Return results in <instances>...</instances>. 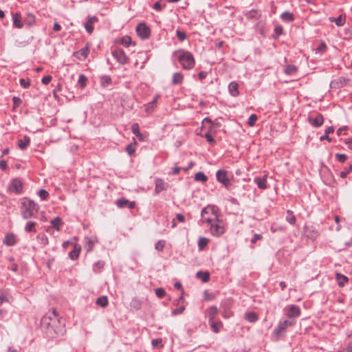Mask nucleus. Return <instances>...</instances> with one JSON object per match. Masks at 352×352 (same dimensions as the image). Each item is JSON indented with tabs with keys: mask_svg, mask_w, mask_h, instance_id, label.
<instances>
[{
	"mask_svg": "<svg viewBox=\"0 0 352 352\" xmlns=\"http://www.w3.org/2000/svg\"><path fill=\"white\" fill-rule=\"evenodd\" d=\"M209 243V239L205 237H200L198 241V248L199 250H203L204 248Z\"/></svg>",
	"mask_w": 352,
	"mask_h": 352,
	"instance_id": "nucleus-48",
	"label": "nucleus"
},
{
	"mask_svg": "<svg viewBox=\"0 0 352 352\" xmlns=\"http://www.w3.org/2000/svg\"><path fill=\"white\" fill-rule=\"evenodd\" d=\"M85 240L87 243V251L91 252L94 249V244L98 241L96 239H93L91 237L86 236Z\"/></svg>",
	"mask_w": 352,
	"mask_h": 352,
	"instance_id": "nucleus-40",
	"label": "nucleus"
},
{
	"mask_svg": "<svg viewBox=\"0 0 352 352\" xmlns=\"http://www.w3.org/2000/svg\"><path fill=\"white\" fill-rule=\"evenodd\" d=\"M87 82V78L82 74L79 75L78 83L81 89H84Z\"/></svg>",
	"mask_w": 352,
	"mask_h": 352,
	"instance_id": "nucleus-47",
	"label": "nucleus"
},
{
	"mask_svg": "<svg viewBox=\"0 0 352 352\" xmlns=\"http://www.w3.org/2000/svg\"><path fill=\"white\" fill-rule=\"evenodd\" d=\"M37 239L41 240V243L43 245H47L48 243L47 236L45 234H43V233L38 234L37 235Z\"/></svg>",
	"mask_w": 352,
	"mask_h": 352,
	"instance_id": "nucleus-58",
	"label": "nucleus"
},
{
	"mask_svg": "<svg viewBox=\"0 0 352 352\" xmlns=\"http://www.w3.org/2000/svg\"><path fill=\"white\" fill-rule=\"evenodd\" d=\"M160 98V95L156 94L153 97V99L152 100V101L144 104L145 111L147 113H151L155 109V108L157 107V101Z\"/></svg>",
	"mask_w": 352,
	"mask_h": 352,
	"instance_id": "nucleus-16",
	"label": "nucleus"
},
{
	"mask_svg": "<svg viewBox=\"0 0 352 352\" xmlns=\"http://www.w3.org/2000/svg\"><path fill=\"white\" fill-rule=\"evenodd\" d=\"M52 79V77L50 75L44 76L41 79V82L44 85H48L51 82Z\"/></svg>",
	"mask_w": 352,
	"mask_h": 352,
	"instance_id": "nucleus-64",
	"label": "nucleus"
},
{
	"mask_svg": "<svg viewBox=\"0 0 352 352\" xmlns=\"http://www.w3.org/2000/svg\"><path fill=\"white\" fill-rule=\"evenodd\" d=\"M257 119H258V117L256 114H254V113L251 114L248 118L247 123L250 126H254L255 122L257 120Z\"/></svg>",
	"mask_w": 352,
	"mask_h": 352,
	"instance_id": "nucleus-56",
	"label": "nucleus"
},
{
	"mask_svg": "<svg viewBox=\"0 0 352 352\" xmlns=\"http://www.w3.org/2000/svg\"><path fill=\"white\" fill-rule=\"evenodd\" d=\"M39 210V206L33 200L24 197L21 201V214L23 219L35 218Z\"/></svg>",
	"mask_w": 352,
	"mask_h": 352,
	"instance_id": "nucleus-3",
	"label": "nucleus"
},
{
	"mask_svg": "<svg viewBox=\"0 0 352 352\" xmlns=\"http://www.w3.org/2000/svg\"><path fill=\"white\" fill-rule=\"evenodd\" d=\"M217 180L222 184L226 188H228L231 185L230 179L228 176V171L220 169L216 173Z\"/></svg>",
	"mask_w": 352,
	"mask_h": 352,
	"instance_id": "nucleus-9",
	"label": "nucleus"
},
{
	"mask_svg": "<svg viewBox=\"0 0 352 352\" xmlns=\"http://www.w3.org/2000/svg\"><path fill=\"white\" fill-rule=\"evenodd\" d=\"M6 302H9L8 293L4 290H0V305Z\"/></svg>",
	"mask_w": 352,
	"mask_h": 352,
	"instance_id": "nucleus-51",
	"label": "nucleus"
},
{
	"mask_svg": "<svg viewBox=\"0 0 352 352\" xmlns=\"http://www.w3.org/2000/svg\"><path fill=\"white\" fill-rule=\"evenodd\" d=\"M10 190L17 195H19L23 191V182L19 178H14L11 181L10 185Z\"/></svg>",
	"mask_w": 352,
	"mask_h": 352,
	"instance_id": "nucleus-10",
	"label": "nucleus"
},
{
	"mask_svg": "<svg viewBox=\"0 0 352 352\" xmlns=\"http://www.w3.org/2000/svg\"><path fill=\"white\" fill-rule=\"evenodd\" d=\"M166 245V241L164 240L158 241L155 245V248L159 252H162Z\"/></svg>",
	"mask_w": 352,
	"mask_h": 352,
	"instance_id": "nucleus-53",
	"label": "nucleus"
},
{
	"mask_svg": "<svg viewBox=\"0 0 352 352\" xmlns=\"http://www.w3.org/2000/svg\"><path fill=\"white\" fill-rule=\"evenodd\" d=\"M98 21V18L96 16H88L87 21L85 23L84 27L87 32L91 34L94 32V24Z\"/></svg>",
	"mask_w": 352,
	"mask_h": 352,
	"instance_id": "nucleus-11",
	"label": "nucleus"
},
{
	"mask_svg": "<svg viewBox=\"0 0 352 352\" xmlns=\"http://www.w3.org/2000/svg\"><path fill=\"white\" fill-rule=\"evenodd\" d=\"M12 21L14 27L21 29L23 27V23L22 21L21 14L20 12H16L12 13Z\"/></svg>",
	"mask_w": 352,
	"mask_h": 352,
	"instance_id": "nucleus-17",
	"label": "nucleus"
},
{
	"mask_svg": "<svg viewBox=\"0 0 352 352\" xmlns=\"http://www.w3.org/2000/svg\"><path fill=\"white\" fill-rule=\"evenodd\" d=\"M155 294L158 298H162L165 296L166 292L163 288H157L155 289Z\"/></svg>",
	"mask_w": 352,
	"mask_h": 352,
	"instance_id": "nucleus-61",
	"label": "nucleus"
},
{
	"mask_svg": "<svg viewBox=\"0 0 352 352\" xmlns=\"http://www.w3.org/2000/svg\"><path fill=\"white\" fill-rule=\"evenodd\" d=\"M286 221L291 225L295 224L296 219L292 210L287 211Z\"/></svg>",
	"mask_w": 352,
	"mask_h": 352,
	"instance_id": "nucleus-46",
	"label": "nucleus"
},
{
	"mask_svg": "<svg viewBox=\"0 0 352 352\" xmlns=\"http://www.w3.org/2000/svg\"><path fill=\"white\" fill-rule=\"evenodd\" d=\"M336 278L339 287H343L349 281V278L346 276L340 273L336 274Z\"/></svg>",
	"mask_w": 352,
	"mask_h": 352,
	"instance_id": "nucleus-30",
	"label": "nucleus"
},
{
	"mask_svg": "<svg viewBox=\"0 0 352 352\" xmlns=\"http://www.w3.org/2000/svg\"><path fill=\"white\" fill-rule=\"evenodd\" d=\"M298 72V67L294 65H286L284 69V73L286 75H292Z\"/></svg>",
	"mask_w": 352,
	"mask_h": 352,
	"instance_id": "nucleus-32",
	"label": "nucleus"
},
{
	"mask_svg": "<svg viewBox=\"0 0 352 352\" xmlns=\"http://www.w3.org/2000/svg\"><path fill=\"white\" fill-rule=\"evenodd\" d=\"M38 195L43 201H45L49 197V192L45 189H41L38 192Z\"/></svg>",
	"mask_w": 352,
	"mask_h": 352,
	"instance_id": "nucleus-52",
	"label": "nucleus"
},
{
	"mask_svg": "<svg viewBox=\"0 0 352 352\" xmlns=\"http://www.w3.org/2000/svg\"><path fill=\"white\" fill-rule=\"evenodd\" d=\"M327 46L326 43L322 40L320 41L319 45L316 49V53L322 54V53L325 52L327 51Z\"/></svg>",
	"mask_w": 352,
	"mask_h": 352,
	"instance_id": "nucleus-49",
	"label": "nucleus"
},
{
	"mask_svg": "<svg viewBox=\"0 0 352 352\" xmlns=\"http://www.w3.org/2000/svg\"><path fill=\"white\" fill-rule=\"evenodd\" d=\"M288 309L286 313V316L289 318H295L300 315V309L298 306L296 305H292L287 307Z\"/></svg>",
	"mask_w": 352,
	"mask_h": 352,
	"instance_id": "nucleus-14",
	"label": "nucleus"
},
{
	"mask_svg": "<svg viewBox=\"0 0 352 352\" xmlns=\"http://www.w3.org/2000/svg\"><path fill=\"white\" fill-rule=\"evenodd\" d=\"M184 310H185V307L182 305L177 309H173L172 311V315L177 316L178 314H181L184 312Z\"/></svg>",
	"mask_w": 352,
	"mask_h": 352,
	"instance_id": "nucleus-63",
	"label": "nucleus"
},
{
	"mask_svg": "<svg viewBox=\"0 0 352 352\" xmlns=\"http://www.w3.org/2000/svg\"><path fill=\"white\" fill-rule=\"evenodd\" d=\"M131 42H132V40H131V36L126 35L121 38L120 43L124 47H128L131 44Z\"/></svg>",
	"mask_w": 352,
	"mask_h": 352,
	"instance_id": "nucleus-50",
	"label": "nucleus"
},
{
	"mask_svg": "<svg viewBox=\"0 0 352 352\" xmlns=\"http://www.w3.org/2000/svg\"><path fill=\"white\" fill-rule=\"evenodd\" d=\"M19 82L21 87L23 88H28L30 86V80L29 78L25 79V78H21L19 80Z\"/></svg>",
	"mask_w": 352,
	"mask_h": 352,
	"instance_id": "nucleus-60",
	"label": "nucleus"
},
{
	"mask_svg": "<svg viewBox=\"0 0 352 352\" xmlns=\"http://www.w3.org/2000/svg\"><path fill=\"white\" fill-rule=\"evenodd\" d=\"M307 120L309 123L314 127H320L324 123V117L320 113H318L315 118L309 116Z\"/></svg>",
	"mask_w": 352,
	"mask_h": 352,
	"instance_id": "nucleus-13",
	"label": "nucleus"
},
{
	"mask_svg": "<svg viewBox=\"0 0 352 352\" xmlns=\"http://www.w3.org/2000/svg\"><path fill=\"white\" fill-rule=\"evenodd\" d=\"M16 243V238L13 233H8L5 236L3 244L7 246H14Z\"/></svg>",
	"mask_w": 352,
	"mask_h": 352,
	"instance_id": "nucleus-23",
	"label": "nucleus"
},
{
	"mask_svg": "<svg viewBox=\"0 0 352 352\" xmlns=\"http://www.w3.org/2000/svg\"><path fill=\"white\" fill-rule=\"evenodd\" d=\"M211 211L214 213V207L207 206L202 209L201 212V220L204 223L210 225V232L212 236L216 237L221 236L225 232V228L223 226L213 223L211 217H206L205 214Z\"/></svg>",
	"mask_w": 352,
	"mask_h": 352,
	"instance_id": "nucleus-4",
	"label": "nucleus"
},
{
	"mask_svg": "<svg viewBox=\"0 0 352 352\" xmlns=\"http://www.w3.org/2000/svg\"><path fill=\"white\" fill-rule=\"evenodd\" d=\"M295 322L293 320H280L278 326L274 329L272 332V337H274L276 340H280L284 336L287 328L288 327L293 326Z\"/></svg>",
	"mask_w": 352,
	"mask_h": 352,
	"instance_id": "nucleus-5",
	"label": "nucleus"
},
{
	"mask_svg": "<svg viewBox=\"0 0 352 352\" xmlns=\"http://www.w3.org/2000/svg\"><path fill=\"white\" fill-rule=\"evenodd\" d=\"M214 135L210 134L209 133L206 132L203 136L206 139L207 142L210 144H214L216 142L215 140L213 138Z\"/></svg>",
	"mask_w": 352,
	"mask_h": 352,
	"instance_id": "nucleus-57",
	"label": "nucleus"
},
{
	"mask_svg": "<svg viewBox=\"0 0 352 352\" xmlns=\"http://www.w3.org/2000/svg\"><path fill=\"white\" fill-rule=\"evenodd\" d=\"M136 32L142 40L147 39L151 36V29L145 23H140L137 25Z\"/></svg>",
	"mask_w": 352,
	"mask_h": 352,
	"instance_id": "nucleus-7",
	"label": "nucleus"
},
{
	"mask_svg": "<svg viewBox=\"0 0 352 352\" xmlns=\"http://www.w3.org/2000/svg\"><path fill=\"white\" fill-rule=\"evenodd\" d=\"M12 101H13V107H12V109L14 110L16 109L17 107H19V105L21 104L22 102V100L19 97H16V96H14L12 98Z\"/></svg>",
	"mask_w": 352,
	"mask_h": 352,
	"instance_id": "nucleus-59",
	"label": "nucleus"
},
{
	"mask_svg": "<svg viewBox=\"0 0 352 352\" xmlns=\"http://www.w3.org/2000/svg\"><path fill=\"white\" fill-rule=\"evenodd\" d=\"M104 266V262L103 261H98L94 265V271L96 272V268L98 270L103 269Z\"/></svg>",
	"mask_w": 352,
	"mask_h": 352,
	"instance_id": "nucleus-62",
	"label": "nucleus"
},
{
	"mask_svg": "<svg viewBox=\"0 0 352 352\" xmlns=\"http://www.w3.org/2000/svg\"><path fill=\"white\" fill-rule=\"evenodd\" d=\"M280 19L285 22H292L294 21V16L290 12H284L280 14Z\"/></svg>",
	"mask_w": 352,
	"mask_h": 352,
	"instance_id": "nucleus-36",
	"label": "nucleus"
},
{
	"mask_svg": "<svg viewBox=\"0 0 352 352\" xmlns=\"http://www.w3.org/2000/svg\"><path fill=\"white\" fill-rule=\"evenodd\" d=\"M304 229L306 236L308 239L315 240L318 237V232L313 226H306Z\"/></svg>",
	"mask_w": 352,
	"mask_h": 352,
	"instance_id": "nucleus-19",
	"label": "nucleus"
},
{
	"mask_svg": "<svg viewBox=\"0 0 352 352\" xmlns=\"http://www.w3.org/2000/svg\"><path fill=\"white\" fill-rule=\"evenodd\" d=\"M36 223L34 221H29L26 223L24 230L26 232H36Z\"/></svg>",
	"mask_w": 352,
	"mask_h": 352,
	"instance_id": "nucleus-37",
	"label": "nucleus"
},
{
	"mask_svg": "<svg viewBox=\"0 0 352 352\" xmlns=\"http://www.w3.org/2000/svg\"><path fill=\"white\" fill-rule=\"evenodd\" d=\"M329 21L335 22L336 25L338 27L343 26L346 22V16L340 15L338 18L329 17Z\"/></svg>",
	"mask_w": 352,
	"mask_h": 352,
	"instance_id": "nucleus-29",
	"label": "nucleus"
},
{
	"mask_svg": "<svg viewBox=\"0 0 352 352\" xmlns=\"http://www.w3.org/2000/svg\"><path fill=\"white\" fill-rule=\"evenodd\" d=\"M228 91L232 96H238L239 95V84L236 81H232L228 85Z\"/></svg>",
	"mask_w": 352,
	"mask_h": 352,
	"instance_id": "nucleus-24",
	"label": "nucleus"
},
{
	"mask_svg": "<svg viewBox=\"0 0 352 352\" xmlns=\"http://www.w3.org/2000/svg\"><path fill=\"white\" fill-rule=\"evenodd\" d=\"M50 223L52 227L54 228L56 230L59 231L60 227L63 224V221L60 217H56L51 220Z\"/></svg>",
	"mask_w": 352,
	"mask_h": 352,
	"instance_id": "nucleus-34",
	"label": "nucleus"
},
{
	"mask_svg": "<svg viewBox=\"0 0 352 352\" xmlns=\"http://www.w3.org/2000/svg\"><path fill=\"white\" fill-rule=\"evenodd\" d=\"M211 329L212 331L215 333H217L219 332L220 329L223 327V323L221 321H217L214 322V320H212L211 322H209Z\"/></svg>",
	"mask_w": 352,
	"mask_h": 352,
	"instance_id": "nucleus-35",
	"label": "nucleus"
},
{
	"mask_svg": "<svg viewBox=\"0 0 352 352\" xmlns=\"http://www.w3.org/2000/svg\"><path fill=\"white\" fill-rule=\"evenodd\" d=\"M30 144V138L28 135H24L17 140L16 145L21 150L26 149Z\"/></svg>",
	"mask_w": 352,
	"mask_h": 352,
	"instance_id": "nucleus-18",
	"label": "nucleus"
},
{
	"mask_svg": "<svg viewBox=\"0 0 352 352\" xmlns=\"http://www.w3.org/2000/svg\"><path fill=\"white\" fill-rule=\"evenodd\" d=\"M131 131L135 136H137L140 140H143V135L140 133V126L138 123H133L131 125Z\"/></svg>",
	"mask_w": 352,
	"mask_h": 352,
	"instance_id": "nucleus-38",
	"label": "nucleus"
},
{
	"mask_svg": "<svg viewBox=\"0 0 352 352\" xmlns=\"http://www.w3.org/2000/svg\"><path fill=\"white\" fill-rule=\"evenodd\" d=\"M96 304L102 308H105L109 304L108 298L106 296H101L97 298Z\"/></svg>",
	"mask_w": 352,
	"mask_h": 352,
	"instance_id": "nucleus-31",
	"label": "nucleus"
},
{
	"mask_svg": "<svg viewBox=\"0 0 352 352\" xmlns=\"http://www.w3.org/2000/svg\"><path fill=\"white\" fill-rule=\"evenodd\" d=\"M112 83V79L110 76L104 75L100 78V84L102 87H107Z\"/></svg>",
	"mask_w": 352,
	"mask_h": 352,
	"instance_id": "nucleus-43",
	"label": "nucleus"
},
{
	"mask_svg": "<svg viewBox=\"0 0 352 352\" xmlns=\"http://www.w3.org/2000/svg\"><path fill=\"white\" fill-rule=\"evenodd\" d=\"M244 318L247 321L251 323H254L258 320L257 314L253 311L245 312Z\"/></svg>",
	"mask_w": 352,
	"mask_h": 352,
	"instance_id": "nucleus-28",
	"label": "nucleus"
},
{
	"mask_svg": "<svg viewBox=\"0 0 352 352\" xmlns=\"http://www.w3.org/2000/svg\"><path fill=\"white\" fill-rule=\"evenodd\" d=\"M205 124H212L213 127H215L217 129H218L219 128H220L222 126L221 123L219 121V119L212 120L209 117H206L202 120L203 126H201V129H204L206 128V126L204 125Z\"/></svg>",
	"mask_w": 352,
	"mask_h": 352,
	"instance_id": "nucleus-22",
	"label": "nucleus"
},
{
	"mask_svg": "<svg viewBox=\"0 0 352 352\" xmlns=\"http://www.w3.org/2000/svg\"><path fill=\"white\" fill-rule=\"evenodd\" d=\"M283 28L282 25H276L274 29V33L272 36V38L274 39V40H277L278 38V37L283 34Z\"/></svg>",
	"mask_w": 352,
	"mask_h": 352,
	"instance_id": "nucleus-39",
	"label": "nucleus"
},
{
	"mask_svg": "<svg viewBox=\"0 0 352 352\" xmlns=\"http://www.w3.org/2000/svg\"><path fill=\"white\" fill-rule=\"evenodd\" d=\"M80 252V248L75 245L74 250H72L69 253V258L73 261L77 259L79 256Z\"/></svg>",
	"mask_w": 352,
	"mask_h": 352,
	"instance_id": "nucleus-44",
	"label": "nucleus"
},
{
	"mask_svg": "<svg viewBox=\"0 0 352 352\" xmlns=\"http://www.w3.org/2000/svg\"><path fill=\"white\" fill-rule=\"evenodd\" d=\"M135 146L136 142H134L133 144L131 143L126 146L125 150L128 154H133L135 152Z\"/></svg>",
	"mask_w": 352,
	"mask_h": 352,
	"instance_id": "nucleus-54",
	"label": "nucleus"
},
{
	"mask_svg": "<svg viewBox=\"0 0 352 352\" xmlns=\"http://www.w3.org/2000/svg\"><path fill=\"white\" fill-rule=\"evenodd\" d=\"M173 56H177L183 69L190 70L195 67V59L190 52L179 49L173 52Z\"/></svg>",
	"mask_w": 352,
	"mask_h": 352,
	"instance_id": "nucleus-2",
	"label": "nucleus"
},
{
	"mask_svg": "<svg viewBox=\"0 0 352 352\" xmlns=\"http://www.w3.org/2000/svg\"><path fill=\"white\" fill-rule=\"evenodd\" d=\"M196 276L200 278L203 283H207L210 280V273L208 272L199 271L197 272Z\"/></svg>",
	"mask_w": 352,
	"mask_h": 352,
	"instance_id": "nucleus-33",
	"label": "nucleus"
},
{
	"mask_svg": "<svg viewBox=\"0 0 352 352\" xmlns=\"http://www.w3.org/2000/svg\"><path fill=\"white\" fill-rule=\"evenodd\" d=\"M112 56L116 60V61L122 65H124L129 63L130 58L126 54L125 52L121 48H116L112 51Z\"/></svg>",
	"mask_w": 352,
	"mask_h": 352,
	"instance_id": "nucleus-6",
	"label": "nucleus"
},
{
	"mask_svg": "<svg viewBox=\"0 0 352 352\" xmlns=\"http://www.w3.org/2000/svg\"><path fill=\"white\" fill-rule=\"evenodd\" d=\"M184 76L182 72H175L173 74L172 85H181L183 83Z\"/></svg>",
	"mask_w": 352,
	"mask_h": 352,
	"instance_id": "nucleus-25",
	"label": "nucleus"
},
{
	"mask_svg": "<svg viewBox=\"0 0 352 352\" xmlns=\"http://www.w3.org/2000/svg\"><path fill=\"white\" fill-rule=\"evenodd\" d=\"M142 300L138 298H133L130 303L131 307L135 310H139L142 307Z\"/></svg>",
	"mask_w": 352,
	"mask_h": 352,
	"instance_id": "nucleus-42",
	"label": "nucleus"
},
{
	"mask_svg": "<svg viewBox=\"0 0 352 352\" xmlns=\"http://www.w3.org/2000/svg\"><path fill=\"white\" fill-rule=\"evenodd\" d=\"M91 45V44L89 42H87L85 47L78 51H75L73 53V56L78 60H85L89 54Z\"/></svg>",
	"mask_w": 352,
	"mask_h": 352,
	"instance_id": "nucleus-8",
	"label": "nucleus"
},
{
	"mask_svg": "<svg viewBox=\"0 0 352 352\" xmlns=\"http://www.w3.org/2000/svg\"><path fill=\"white\" fill-rule=\"evenodd\" d=\"M254 182L257 185L259 189L265 190L267 188V175L254 177Z\"/></svg>",
	"mask_w": 352,
	"mask_h": 352,
	"instance_id": "nucleus-20",
	"label": "nucleus"
},
{
	"mask_svg": "<svg viewBox=\"0 0 352 352\" xmlns=\"http://www.w3.org/2000/svg\"><path fill=\"white\" fill-rule=\"evenodd\" d=\"M168 184L161 178H157L155 181V194L157 195L163 190H167Z\"/></svg>",
	"mask_w": 352,
	"mask_h": 352,
	"instance_id": "nucleus-15",
	"label": "nucleus"
},
{
	"mask_svg": "<svg viewBox=\"0 0 352 352\" xmlns=\"http://www.w3.org/2000/svg\"><path fill=\"white\" fill-rule=\"evenodd\" d=\"M244 15L249 20H250V19L258 20L261 17L262 14L260 10L252 9L251 10L246 12L244 14Z\"/></svg>",
	"mask_w": 352,
	"mask_h": 352,
	"instance_id": "nucleus-21",
	"label": "nucleus"
},
{
	"mask_svg": "<svg viewBox=\"0 0 352 352\" xmlns=\"http://www.w3.org/2000/svg\"><path fill=\"white\" fill-rule=\"evenodd\" d=\"M61 318L55 309L47 313L41 320V326L46 330V335L49 338H56L62 333L63 330Z\"/></svg>",
	"mask_w": 352,
	"mask_h": 352,
	"instance_id": "nucleus-1",
	"label": "nucleus"
},
{
	"mask_svg": "<svg viewBox=\"0 0 352 352\" xmlns=\"http://www.w3.org/2000/svg\"><path fill=\"white\" fill-rule=\"evenodd\" d=\"M219 309L217 306H211L207 310V316L208 317L209 322H211L218 315Z\"/></svg>",
	"mask_w": 352,
	"mask_h": 352,
	"instance_id": "nucleus-26",
	"label": "nucleus"
},
{
	"mask_svg": "<svg viewBox=\"0 0 352 352\" xmlns=\"http://www.w3.org/2000/svg\"><path fill=\"white\" fill-rule=\"evenodd\" d=\"M176 35L181 42L184 41L187 38L186 33L179 30H176Z\"/></svg>",
	"mask_w": 352,
	"mask_h": 352,
	"instance_id": "nucleus-55",
	"label": "nucleus"
},
{
	"mask_svg": "<svg viewBox=\"0 0 352 352\" xmlns=\"http://www.w3.org/2000/svg\"><path fill=\"white\" fill-rule=\"evenodd\" d=\"M334 131L333 126L327 127L324 131V134L320 138L321 141L327 140L329 142H331V139L329 138V134Z\"/></svg>",
	"mask_w": 352,
	"mask_h": 352,
	"instance_id": "nucleus-41",
	"label": "nucleus"
},
{
	"mask_svg": "<svg viewBox=\"0 0 352 352\" xmlns=\"http://www.w3.org/2000/svg\"><path fill=\"white\" fill-rule=\"evenodd\" d=\"M24 23L28 27H32L36 23V16L34 14L28 12L24 19Z\"/></svg>",
	"mask_w": 352,
	"mask_h": 352,
	"instance_id": "nucleus-27",
	"label": "nucleus"
},
{
	"mask_svg": "<svg viewBox=\"0 0 352 352\" xmlns=\"http://www.w3.org/2000/svg\"><path fill=\"white\" fill-rule=\"evenodd\" d=\"M116 205L118 208H129L133 209L135 207V201H130L124 197H122L116 200Z\"/></svg>",
	"mask_w": 352,
	"mask_h": 352,
	"instance_id": "nucleus-12",
	"label": "nucleus"
},
{
	"mask_svg": "<svg viewBox=\"0 0 352 352\" xmlns=\"http://www.w3.org/2000/svg\"><path fill=\"white\" fill-rule=\"evenodd\" d=\"M194 179L196 182H201L204 183L208 181V177L203 172L200 171L195 174Z\"/></svg>",
	"mask_w": 352,
	"mask_h": 352,
	"instance_id": "nucleus-45",
	"label": "nucleus"
}]
</instances>
